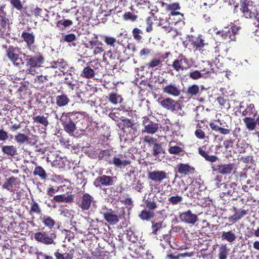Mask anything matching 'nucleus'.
<instances>
[{
  "label": "nucleus",
  "mask_w": 259,
  "mask_h": 259,
  "mask_svg": "<svg viewBox=\"0 0 259 259\" xmlns=\"http://www.w3.org/2000/svg\"><path fill=\"white\" fill-rule=\"evenodd\" d=\"M60 179L58 178L55 180L52 178L50 180V193H55L59 191L60 189L62 188V186L60 185Z\"/></svg>",
  "instance_id": "nucleus-28"
},
{
  "label": "nucleus",
  "mask_w": 259,
  "mask_h": 259,
  "mask_svg": "<svg viewBox=\"0 0 259 259\" xmlns=\"http://www.w3.org/2000/svg\"><path fill=\"white\" fill-rule=\"evenodd\" d=\"M207 128V125H205L203 121H201V123H197L194 132L195 136L199 139H204L206 138L204 131Z\"/></svg>",
  "instance_id": "nucleus-23"
},
{
  "label": "nucleus",
  "mask_w": 259,
  "mask_h": 259,
  "mask_svg": "<svg viewBox=\"0 0 259 259\" xmlns=\"http://www.w3.org/2000/svg\"><path fill=\"white\" fill-rule=\"evenodd\" d=\"M114 177L105 175L99 176L94 181V185L96 188H101L102 187L110 186L114 185Z\"/></svg>",
  "instance_id": "nucleus-10"
},
{
  "label": "nucleus",
  "mask_w": 259,
  "mask_h": 259,
  "mask_svg": "<svg viewBox=\"0 0 259 259\" xmlns=\"http://www.w3.org/2000/svg\"><path fill=\"white\" fill-rule=\"evenodd\" d=\"M33 119L34 122L41 123L46 126H47L48 124L47 118L43 116L38 115L35 117H34Z\"/></svg>",
  "instance_id": "nucleus-54"
},
{
  "label": "nucleus",
  "mask_w": 259,
  "mask_h": 259,
  "mask_svg": "<svg viewBox=\"0 0 259 259\" xmlns=\"http://www.w3.org/2000/svg\"><path fill=\"white\" fill-rule=\"evenodd\" d=\"M2 152L7 156L14 157L17 155V148L14 145H5L2 147Z\"/></svg>",
  "instance_id": "nucleus-29"
},
{
  "label": "nucleus",
  "mask_w": 259,
  "mask_h": 259,
  "mask_svg": "<svg viewBox=\"0 0 259 259\" xmlns=\"http://www.w3.org/2000/svg\"><path fill=\"white\" fill-rule=\"evenodd\" d=\"M132 33L134 38L136 40L139 42L142 41V34H143V32L141 29L138 28H135L133 29Z\"/></svg>",
  "instance_id": "nucleus-46"
},
{
  "label": "nucleus",
  "mask_w": 259,
  "mask_h": 259,
  "mask_svg": "<svg viewBox=\"0 0 259 259\" xmlns=\"http://www.w3.org/2000/svg\"><path fill=\"white\" fill-rule=\"evenodd\" d=\"M48 12L46 10H42L40 8L35 9L33 11H32V13L31 15H34L35 16H39L40 18H42L44 20L45 19V17L42 15V13H45L46 15Z\"/></svg>",
  "instance_id": "nucleus-51"
},
{
  "label": "nucleus",
  "mask_w": 259,
  "mask_h": 259,
  "mask_svg": "<svg viewBox=\"0 0 259 259\" xmlns=\"http://www.w3.org/2000/svg\"><path fill=\"white\" fill-rule=\"evenodd\" d=\"M20 182L18 178L12 176L6 180L2 185V188L12 192L13 191V185H19Z\"/></svg>",
  "instance_id": "nucleus-24"
},
{
  "label": "nucleus",
  "mask_w": 259,
  "mask_h": 259,
  "mask_svg": "<svg viewBox=\"0 0 259 259\" xmlns=\"http://www.w3.org/2000/svg\"><path fill=\"white\" fill-rule=\"evenodd\" d=\"M102 214L104 220L111 225H116L121 218L120 215H117L115 211L111 208L107 209L106 212Z\"/></svg>",
  "instance_id": "nucleus-18"
},
{
  "label": "nucleus",
  "mask_w": 259,
  "mask_h": 259,
  "mask_svg": "<svg viewBox=\"0 0 259 259\" xmlns=\"http://www.w3.org/2000/svg\"><path fill=\"white\" fill-rule=\"evenodd\" d=\"M12 6L17 10L21 11L23 8L22 4L20 0H10Z\"/></svg>",
  "instance_id": "nucleus-60"
},
{
  "label": "nucleus",
  "mask_w": 259,
  "mask_h": 259,
  "mask_svg": "<svg viewBox=\"0 0 259 259\" xmlns=\"http://www.w3.org/2000/svg\"><path fill=\"white\" fill-rule=\"evenodd\" d=\"M221 237L223 240H225L230 243L233 242L237 238L236 234L232 231H223L222 233Z\"/></svg>",
  "instance_id": "nucleus-34"
},
{
  "label": "nucleus",
  "mask_w": 259,
  "mask_h": 259,
  "mask_svg": "<svg viewBox=\"0 0 259 259\" xmlns=\"http://www.w3.org/2000/svg\"><path fill=\"white\" fill-rule=\"evenodd\" d=\"M238 30L239 27L234 25L227 30H222L218 31L217 34L219 35L222 39L230 42L232 41H236V35L237 34Z\"/></svg>",
  "instance_id": "nucleus-6"
},
{
  "label": "nucleus",
  "mask_w": 259,
  "mask_h": 259,
  "mask_svg": "<svg viewBox=\"0 0 259 259\" xmlns=\"http://www.w3.org/2000/svg\"><path fill=\"white\" fill-rule=\"evenodd\" d=\"M73 24V22L71 20L69 19H63L58 21L57 23V26L58 27H61L63 26L64 28L70 26Z\"/></svg>",
  "instance_id": "nucleus-48"
},
{
  "label": "nucleus",
  "mask_w": 259,
  "mask_h": 259,
  "mask_svg": "<svg viewBox=\"0 0 259 259\" xmlns=\"http://www.w3.org/2000/svg\"><path fill=\"white\" fill-rule=\"evenodd\" d=\"M158 101L161 106L167 110L174 112L176 110L178 103L170 97L161 98V100L159 98Z\"/></svg>",
  "instance_id": "nucleus-17"
},
{
  "label": "nucleus",
  "mask_w": 259,
  "mask_h": 259,
  "mask_svg": "<svg viewBox=\"0 0 259 259\" xmlns=\"http://www.w3.org/2000/svg\"><path fill=\"white\" fill-rule=\"evenodd\" d=\"M96 155L95 158L98 159V161H103L109 164L110 162L113 151L112 149L100 150L98 152L96 151Z\"/></svg>",
  "instance_id": "nucleus-19"
},
{
  "label": "nucleus",
  "mask_w": 259,
  "mask_h": 259,
  "mask_svg": "<svg viewBox=\"0 0 259 259\" xmlns=\"http://www.w3.org/2000/svg\"><path fill=\"white\" fill-rule=\"evenodd\" d=\"M15 140L19 144H23L29 142L30 138L24 134L19 133L15 136Z\"/></svg>",
  "instance_id": "nucleus-40"
},
{
  "label": "nucleus",
  "mask_w": 259,
  "mask_h": 259,
  "mask_svg": "<svg viewBox=\"0 0 259 259\" xmlns=\"http://www.w3.org/2000/svg\"><path fill=\"white\" fill-rule=\"evenodd\" d=\"M24 40L27 42L28 46L33 44L34 41V36L31 33L27 32H23L21 35Z\"/></svg>",
  "instance_id": "nucleus-42"
},
{
  "label": "nucleus",
  "mask_w": 259,
  "mask_h": 259,
  "mask_svg": "<svg viewBox=\"0 0 259 259\" xmlns=\"http://www.w3.org/2000/svg\"><path fill=\"white\" fill-rule=\"evenodd\" d=\"M67 63L62 59L58 60L57 61H53L51 63L50 66V73L54 74L56 75L57 74L59 75H61L60 72H63V69L66 68Z\"/></svg>",
  "instance_id": "nucleus-12"
},
{
  "label": "nucleus",
  "mask_w": 259,
  "mask_h": 259,
  "mask_svg": "<svg viewBox=\"0 0 259 259\" xmlns=\"http://www.w3.org/2000/svg\"><path fill=\"white\" fill-rule=\"evenodd\" d=\"M183 200V197L180 195H176L170 197L168 201L172 205H177L181 203Z\"/></svg>",
  "instance_id": "nucleus-50"
},
{
  "label": "nucleus",
  "mask_w": 259,
  "mask_h": 259,
  "mask_svg": "<svg viewBox=\"0 0 259 259\" xmlns=\"http://www.w3.org/2000/svg\"><path fill=\"white\" fill-rule=\"evenodd\" d=\"M74 196L72 194L68 195H56L54 197V200L57 202H66L71 203L73 201Z\"/></svg>",
  "instance_id": "nucleus-31"
},
{
  "label": "nucleus",
  "mask_w": 259,
  "mask_h": 259,
  "mask_svg": "<svg viewBox=\"0 0 259 259\" xmlns=\"http://www.w3.org/2000/svg\"><path fill=\"white\" fill-rule=\"evenodd\" d=\"M229 249L226 244H221L218 251L219 259H227Z\"/></svg>",
  "instance_id": "nucleus-38"
},
{
  "label": "nucleus",
  "mask_w": 259,
  "mask_h": 259,
  "mask_svg": "<svg viewBox=\"0 0 259 259\" xmlns=\"http://www.w3.org/2000/svg\"><path fill=\"white\" fill-rule=\"evenodd\" d=\"M152 233L155 235H158L160 233L161 231L164 228V226H163L162 222H152Z\"/></svg>",
  "instance_id": "nucleus-37"
},
{
  "label": "nucleus",
  "mask_w": 259,
  "mask_h": 259,
  "mask_svg": "<svg viewBox=\"0 0 259 259\" xmlns=\"http://www.w3.org/2000/svg\"><path fill=\"white\" fill-rule=\"evenodd\" d=\"M199 87L198 85L193 84L188 87L187 94L191 96H196L199 92Z\"/></svg>",
  "instance_id": "nucleus-45"
},
{
  "label": "nucleus",
  "mask_w": 259,
  "mask_h": 259,
  "mask_svg": "<svg viewBox=\"0 0 259 259\" xmlns=\"http://www.w3.org/2000/svg\"><path fill=\"white\" fill-rule=\"evenodd\" d=\"M127 239L132 242H136L138 239L137 236H135L134 232L131 229H129L126 231Z\"/></svg>",
  "instance_id": "nucleus-56"
},
{
  "label": "nucleus",
  "mask_w": 259,
  "mask_h": 259,
  "mask_svg": "<svg viewBox=\"0 0 259 259\" xmlns=\"http://www.w3.org/2000/svg\"><path fill=\"white\" fill-rule=\"evenodd\" d=\"M162 60L159 59H153L151 60L147 64V66L149 68H155L161 64Z\"/></svg>",
  "instance_id": "nucleus-52"
},
{
  "label": "nucleus",
  "mask_w": 259,
  "mask_h": 259,
  "mask_svg": "<svg viewBox=\"0 0 259 259\" xmlns=\"http://www.w3.org/2000/svg\"><path fill=\"white\" fill-rule=\"evenodd\" d=\"M171 66L177 72L183 71L190 68L188 59L181 53L179 54L177 59L173 61Z\"/></svg>",
  "instance_id": "nucleus-5"
},
{
  "label": "nucleus",
  "mask_w": 259,
  "mask_h": 259,
  "mask_svg": "<svg viewBox=\"0 0 259 259\" xmlns=\"http://www.w3.org/2000/svg\"><path fill=\"white\" fill-rule=\"evenodd\" d=\"M179 217L182 222L192 225L194 224L198 220L197 215L192 213L190 210L182 213Z\"/></svg>",
  "instance_id": "nucleus-21"
},
{
  "label": "nucleus",
  "mask_w": 259,
  "mask_h": 259,
  "mask_svg": "<svg viewBox=\"0 0 259 259\" xmlns=\"http://www.w3.org/2000/svg\"><path fill=\"white\" fill-rule=\"evenodd\" d=\"M120 120L123 122V125L125 126H127V127L133 128L135 125L134 123L132 121L131 119L121 116L120 118Z\"/></svg>",
  "instance_id": "nucleus-57"
},
{
  "label": "nucleus",
  "mask_w": 259,
  "mask_h": 259,
  "mask_svg": "<svg viewBox=\"0 0 259 259\" xmlns=\"http://www.w3.org/2000/svg\"><path fill=\"white\" fill-rule=\"evenodd\" d=\"M152 154L155 157H157L159 154L164 153V150H163L161 145L158 143H155L152 147Z\"/></svg>",
  "instance_id": "nucleus-44"
},
{
  "label": "nucleus",
  "mask_w": 259,
  "mask_h": 259,
  "mask_svg": "<svg viewBox=\"0 0 259 259\" xmlns=\"http://www.w3.org/2000/svg\"><path fill=\"white\" fill-rule=\"evenodd\" d=\"M216 121L219 123L220 126H218L214 122H210L209 123V126L213 131L219 132L223 135H228L230 133L231 128L225 121L220 119H218Z\"/></svg>",
  "instance_id": "nucleus-9"
},
{
  "label": "nucleus",
  "mask_w": 259,
  "mask_h": 259,
  "mask_svg": "<svg viewBox=\"0 0 259 259\" xmlns=\"http://www.w3.org/2000/svg\"><path fill=\"white\" fill-rule=\"evenodd\" d=\"M143 206L145 208L139 214V218L142 220L150 221L155 216L154 210L157 209V205L154 199L150 198L144 199Z\"/></svg>",
  "instance_id": "nucleus-2"
},
{
  "label": "nucleus",
  "mask_w": 259,
  "mask_h": 259,
  "mask_svg": "<svg viewBox=\"0 0 259 259\" xmlns=\"http://www.w3.org/2000/svg\"><path fill=\"white\" fill-rule=\"evenodd\" d=\"M205 146H203L199 147L198 149V152L200 155L203 157L206 161L211 163L215 162L218 158L215 155H209L207 152H205Z\"/></svg>",
  "instance_id": "nucleus-25"
},
{
  "label": "nucleus",
  "mask_w": 259,
  "mask_h": 259,
  "mask_svg": "<svg viewBox=\"0 0 259 259\" xmlns=\"http://www.w3.org/2000/svg\"><path fill=\"white\" fill-rule=\"evenodd\" d=\"M193 255V252L179 253L177 255H175L173 253H170L167 255L166 258L168 259H179L182 257H191Z\"/></svg>",
  "instance_id": "nucleus-43"
},
{
  "label": "nucleus",
  "mask_w": 259,
  "mask_h": 259,
  "mask_svg": "<svg viewBox=\"0 0 259 259\" xmlns=\"http://www.w3.org/2000/svg\"><path fill=\"white\" fill-rule=\"evenodd\" d=\"M187 39V42L185 47L187 48L188 46L194 50H200L208 45V43L205 42L201 34H198L197 36L188 35Z\"/></svg>",
  "instance_id": "nucleus-4"
},
{
  "label": "nucleus",
  "mask_w": 259,
  "mask_h": 259,
  "mask_svg": "<svg viewBox=\"0 0 259 259\" xmlns=\"http://www.w3.org/2000/svg\"><path fill=\"white\" fill-rule=\"evenodd\" d=\"M138 16L131 12H126L123 15L124 20H130L132 22H135L137 20Z\"/></svg>",
  "instance_id": "nucleus-47"
},
{
  "label": "nucleus",
  "mask_w": 259,
  "mask_h": 259,
  "mask_svg": "<svg viewBox=\"0 0 259 259\" xmlns=\"http://www.w3.org/2000/svg\"><path fill=\"white\" fill-rule=\"evenodd\" d=\"M70 116H72V114L70 113L63 114L60 120L64 130L70 135H72L76 130V127Z\"/></svg>",
  "instance_id": "nucleus-7"
},
{
  "label": "nucleus",
  "mask_w": 259,
  "mask_h": 259,
  "mask_svg": "<svg viewBox=\"0 0 259 259\" xmlns=\"http://www.w3.org/2000/svg\"><path fill=\"white\" fill-rule=\"evenodd\" d=\"M103 45V44L101 42L99 41L98 40H91L89 41V44H87L85 45L86 48H93L94 47Z\"/></svg>",
  "instance_id": "nucleus-63"
},
{
  "label": "nucleus",
  "mask_w": 259,
  "mask_h": 259,
  "mask_svg": "<svg viewBox=\"0 0 259 259\" xmlns=\"http://www.w3.org/2000/svg\"><path fill=\"white\" fill-rule=\"evenodd\" d=\"M236 168L235 164L233 163L228 164H221L217 165L216 170L222 175H229L235 171Z\"/></svg>",
  "instance_id": "nucleus-22"
},
{
  "label": "nucleus",
  "mask_w": 259,
  "mask_h": 259,
  "mask_svg": "<svg viewBox=\"0 0 259 259\" xmlns=\"http://www.w3.org/2000/svg\"><path fill=\"white\" fill-rule=\"evenodd\" d=\"M27 57L28 58L26 60V65L30 68L40 67L44 62V58L39 53L34 55H27Z\"/></svg>",
  "instance_id": "nucleus-11"
},
{
  "label": "nucleus",
  "mask_w": 259,
  "mask_h": 259,
  "mask_svg": "<svg viewBox=\"0 0 259 259\" xmlns=\"http://www.w3.org/2000/svg\"><path fill=\"white\" fill-rule=\"evenodd\" d=\"M257 114L254 105L252 103L247 104L246 108L242 111V115L246 117H255Z\"/></svg>",
  "instance_id": "nucleus-27"
},
{
  "label": "nucleus",
  "mask_w": 259,
  "mask_h": 259,
  "mask_svg": "<svg viewBox=\"0 0 259 259\" xmlns=\"http://www.w3.org/2000/svg\"><path fill=\"white\" fill-rule=\"evenodd\" d=\"M94 202L93 197L89 193H85L81 197L80 201L78 203V206L82 211L88 210Z\"/></svg>",
  "instance_id": "nucleus-16"
},
{
  "label": "nucleus",
  "mask_w": 259,
  "mask_h": 259,
  "mask_svg": "<svg viewBox=\"0 0 259 259\" xmlns=\"http://www.w3.org/2000/svg\"><path fill=\"white\" fill-rule=\"evenodd\" d=\"M109 102L112 104L116 105L118 103H121L123 99L121 95H118L117 93L112 92L108 95L107 97Z\"/></svg>",
  "instance_id": "nucleus-32"
},
{
  "label": "nucleus",
  "mask_w": 259,
  "mask_h": 259,
  "mask_svg": "<svg viewBox=\"0 0 259 259\" xmlns=\"http://www.w3.org/2000/svg\"><path fill=\"white\" fill-rule=\"evenodd\" d=\"M189 77L192 79L197 80L201 77H204V75L203 73H201L200 71L195 70L190 72Z\"/></svg>",
  "instance_id": "nucleus-55"
},
{
  "label": "nucleus",
  "mask_w": 259,
  "mask_h": 259,
  "mask_svg": "<svg viewBox=\"0 0 259 259\" xmlns=\"http://www.w3.org/2000/svg\"><path fill=\"white\" fill-rule=\"evenodd\" d=\"M5 8L6 5H0V27L4 31L9 30L10 24L9 16L7 15Z\"/></svg>",
  "instance_id": "nucleus-13"
},
{
  "label": "nucleus",
  "mask_w": 259,
  "mask_h": 259,
  "mask_svg": "<svg viewBox=\"0 0 259 259\" xmlns=\"http://www.w3.org/2000/svg\"><path fill=\"white\" fill-rule=\"evenodd\" d=\"M195 168L187 163H180L177 164L175 171L182 176L189 175L194 173Z\"/></svg>",
  "instance_id": "nucleus-20"
},
{
  "label": "nucleus",
  "mask_w": 259,
  "mask_h": 259,
  "mask_svg": "<svg viewBox=\"0 0 259 259\" xmlns=\"http://www.w3.org/2000/svg\"><path fill=\"white\" fill-rule=\"evenodd\" d=\"M212 6V4L210 1L201 0V9L203 10H207L208 8H210Z\"/></svg>",
  "instance_id": "nucleus-61"
},
{
  "label": "nucleus",
  "mask_w": 259,
  "mask_h": 259,
  "mask_svg": "<svg viewBox=\"0 0 259 259\" xmlns=\"http://www.w3.org/2000/svg\"><path fill=\"white\" fill-rule=\"evenodd\" d=\"M142 125L144 127L142 131V133L149 134L156 133L159 128L158 124L151 121L147 116L142 117Z\"/></svg>",
  "instance_id": "nucleus-8"
},
{
  "label": "nucleus",
  "mask_w": 259,
  "mask_h": 259,
  "mask_svg": "<svg viewBox=\"0 0 259 259\" xmlns=\"http://www.w3.org/2000/svg\"><path fill=\"white\" fill-rule=\"evenodd\" d=\"M144 142L148 144L149 146L152 147L155 143H157L156 139H154L150 136H146L144 138Z\"/></svg>",
  "instance_id": "nucleus-62"
},
{
  "label": "nucleus",
  "mask_w": 259,
  "mask_h": 259,
  "mask_svg": "<svg viewBox=\"0 0 259 259\" xmlns=\"http://www.w3.org/2000/svg\"><path fill=\"white\" fill-rule=\"evenodd\" d=\"M103 38L104 42L107 45L113 47H114V44L116 41L115 38L112 36H103Z\"/></svg>",
  "instance_id": "nucleus-53"
},
{
  "label": "nucleus",
  "mask_w": 259,
  "mask_h": 259,
  "mask_svg": "<svg viewBox=\"0 0 259 259\" xmlns=\"http://www.w3.org/2000/svg\"><path fill=\"white\" fill-rule=\"evenodd\" d=\"M240 11L241 16L247 19H252L257 12L255 6L252 5V2L249 0H240Z\"/></svg>",
  "instance_id": "nucleus-3"
},
{
  "label": "nucleus",
  "mask_w": 259,
  "mask_h": 259,
  "mask_svg": "<svg viewBox=\"0 0 259 259\" xmlns=\"http://www.w3.org/2000/svg\"><path fill=\"white\" fill-rule=\"evenodd\" d=\"M233 208L235 212V213L228 218L229 222L232 223H234L239 221L248 213L247 210L243 209L241 210L240 211H237L236 207H234Z\"/></svg>",
  "instance_id": "nucleus-26"
},
{
  "label": "nucleus",
  "mask_w": 259,
  "mask_h": 259,
  "mask_svg": "<svg viewBox=\"0 0 259 259\" xmlns=\"http://www.w3.org/2000/svg\"><path fill=\"white\" fill-rule=\"evenodd\" d=\"M122 160L119 158L116 157H114L113 159H111L110 162L109 164L111 165L113 164L116 167H120L122 165Z\"/></svg>",
  "instance_id": "nucleus-64"
},
{
  "label": "nucleus",
  "mask_w": 259,
  "mask_h": 259,
  "mask_svg": "<svg viewBox=\"0 0 259 259\" xmlns=\"http://www.w3.org/2000/svg\"><path fill=\"white\" fill-rule=\"evenodd\" d=\"M161 90L163 93L173 97H178L181 94L179 85L172 83L162 85Z\"/></svg>",
  "instance_id": "nucleus-14"
},
{
  "label": "nucleus",
  "mask_w": 259,
  "mask_h": 259,
  "mask_svg": "<svg viewBox=\"0 0 259 259\" xmlns=\"http://www.w3.org/2000/svg\"><path fill=\"white\" fill-rule=\"evenodd\" d=\"M168 152L171 154H179L183 151V149L179 146H171L168 149Z\"/></svg>",
  "instance_id": "nucleus-59"
},
{
  "label": "nucleus",
  "mask_w": 259,
  "mask_h": 259,
  "mask_svg": "<svg viewBox=\"0 0 259 259\" xmlns=\"http://www.w3.org/2000/svg\"><path fill=\"white\" fill-rule=\"evenodd\" d=\"M254 118L253 117H246L243 119L246 128L249 131L254 130L257 124L256 121H255Z\"/></svg>",
  "instance_id": "nucleus-36"
},
{
  "label": "nucleus",
  "mask_w": 259,
  "mask_h": 259,
  "mask_svg": "<svg viewBox=\"0 0 259 259\" xmlns=\"http://www.w3.org/2000/svg\"><path fill=\"white\" fill-rule=\"evenodd\" d=\"M7 57L13 64L19 68L23 66L27 59V55L17 47L10 46L6 50Z\"/></svg>",
  "instance_id": "nucleus-1"
},
{
  "label": "nucleus",
  "mask_w": 259,
  "mask_h": 259,
  "mask_svg": "<svg viewBox=\"0 0 259 259\" xmlns=\"http://www.w3.org/2000/svg\"><path fill=\"white\" fill-rule=\"evenodd\" d=\"M69 101L66 95H62L57 96L56 97V103L60 107L64 106L68 104Z\"/></svg>",
  "instance_id": "nucleus-41"
},
{
  "label": "nucleus",
  "mask_w": 259,
  "mask_h": 259,
  "mask_svg": "<svg viewBox=\"0 0 259 259\" xmlns=\"http://www.w3.org/2000/svg\"><path fill=\"white\" fill-rule=\"evenodd\" d=\"M75 253L74 249L69 250L68 253H61L58 251L55 252L54 255L56 259H73Z\"/></svg>",
  "instance_id": "nucleus-33"
},
{
  "label": "nucleus",
  "mask_w": 259,
  "mask_h": 259,
  "mask_svg": "<svg viewBox=\"0 0 259 259\" xmlns=\"http://www.w3.org/2000/svg\"><path fill=\"white\" fill-rule=\"evenodd\" d=\"M181 9V7L180 6V4L178 3H174L169 4L166 5V11H171V10H180Z\"/></svg>",
  "instance_id": "nucleus-58"
},
{
  "label": "nucleus",
  "mask_w": 259,
  "mask_h": 259,
  "mask_svg": "<svg viewBox=\"0 0 259 259\" xmlns=\"http://www.w3.org/2000/svg\"><path fill=\"white\" fill-rule=\"evenodd\" d=\"M29 204L30 205V208L28 210L29 214L31 216H33L34 214L40 215L41 214V210L38 204L36 201L32 200L29 202Z\"/></svg>",
  "instance_id": "nucleus-30"
},
{
  "label": "nucleus",
  "mask_w": 259,
  "mask_h": 259,
  "mask_svg": "<svg viewBox=\"0 0 259 259\" xmlns=\"http://www.w3.org/2000/svg\"><path fill=\"white\" fill-rule=\"evenodd\" d=\"M148 178L154 182L161 183L167 178V174L163 170H154L147 174Z\"/></svg>",
  "instance_id": "nucleus-15"
},
{
  "label": "nucleus",
  "mask_w": 259,
  "mask_h": 259,
  "mask_svg": "<svg viewBox=\"0 0 259 259\" xmlns=\"http://www.w3.org/2000/svg\"><path fill=\"white\" fill-rule=\"evenodd\" d=\"M34 239L39 242L46 244H49V237L46 236L45 233L42 232H37L34 234Z\"/></svg>",
  "instance_id": "nucleus-39"
},
{
  "label": "nucleus",
  "mask_w": 259,
  "mask_h": 259,
  "mask_svg": "<svg viewBox=\"0 0 259 259\" xmlns=\"http://www.w3.org/2000/svg\"><path fill=\"white\" fill-rule=\"evenodd\" d=\"M33 174L34 175H37L42 179H46L47 175L45 170L41 166L35 167Z\"/></svg>",
  "instance_id": "nucleus-49"
},
{
  "label": "nucleus",
  "mask_w": 259,
  "mask_h": 259,
  "mask_svg": "<svg viewBox=\"0 0 259 259\" xmlns=\"http://www.w3.org/2000/svg\"><path fill=\"white\" fill-rule=\"evenodd\" d=\"M95 71L90 66H87L83 69L81 76L87 79H91L94 77L95 75Z\"/></svg>",
  "instance_id": "nucleus-35"
}]
</instances>
